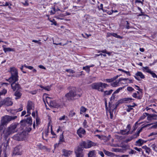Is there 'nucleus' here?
<instances>
[{"label": "nucleus", "mask_w": 157, "mask_h": 157, "mask_svg": "<svg viewBox=\"0 0 157 157\" xmlns=\"http://www.w3.org/2000/svg\"><path fill=\"white\" fill-rule=\"evenodd\" d=\"M17 125L18 124L17 123H13L3 131V133L5 138H7L12 134L17 132Z\"/></svg>", "instance_id": "nucleus-1"}, {"label": "nucleus", "mask_w": 157, "mask_h": 157, "mask_svg": "<svg viewBox=\"0 0 157 157\" xmlns=\"http://www.w3.org/2000/svg\"><path fill=\"white\" fill-rule=\"evenodd\" d=\"M76 90V89L74 88L67 93L65 95V97L66 98V99L68 101H73L80 98L81 95L77 94Z\"/></svg>", "instance_id": "nucleus-2"}, {"label": "nucleus", "mask_w": 157, "mask_h": 157, "mask_svg": "<svg viewBox=\"0 0 157 157\" xmlns=\"http://www.w3.org/2000/svg\"><path fill=\"white\" fill-rule=\"evenodd\" d=\"M92 88L93 89L97 90L98 91L101 92L103 91V89L100 88V87L106 88L108 86V85L105 83H103L101 82H95L92 84L91 85Z\"/></svg>", "instance_id": "nucleus-3"}, {"label": "nucleus", "mask_w": 157, "mask_h": 157, "mask_svg": "<svg viewBox=\"0 0 157 157\" xmlns=\"http://www.w3.org/2000/svg\"><path fill=\"white\" fill-rule=\"evenodd\" d=\"M10 69L11 76L7 80L9 82H10L11 80L17 81L18 76L17 70L14 67H11Z\"/></svg>", "instance_id": "nucleus-4"}, {"label": "nucleus", "mask_w": 157, "mask_h": 157, "mask_svg": "<svg viewBox=\"0 0 157 157\" xmlns=\"http://www.w3.org/2000/svg\"><path fill=\"white\" fill-rule=\"evenodd\" d=\"M46 100L47 103L50 107L58 108L60 106V105L56 102V101H51L50 97H46Z\"/></svg>", "instance_id": "nucleus-5"}, {"label": "nucleus", "mask_w": 157, "mask_h": 157, "mask_svg": "<svg viewBox=\"0 0 157 157\" xmlns=\"http://www.w3.org/2000/svg\"><path fill=\"white\" fill-rule=\"evenodd\" d=\"M17 81H15V80H11L10 82H12V83L11 84V86L12 89L13 91H15L16 90H18L20 89H21V87L20 85L18 83H16Z\"/></svg>", "instance_id": "nucleus-6"}, {"label": "nucleus", "mask_w": 157, "mask_h": 157, "mask_svg": "<svg viewBox=\"0 0 157 157\" xmlns=\"http://www.w3.org/2000/svg\"><path fill=\"white\" fill-rule=\"evenodd\" d=\"M134 100V99L130 98H125L120 99L117 101V105L123 103H127Z\"/></svg>", "instance_id": "nucleus-7"}, {"label": "nucleus", "mask_w": 157, "mask_h": 157, "mask_svg": "<svg viewBox=\"0 0 157 157\" xmlns=\"http://www.w3.org/2000/svg\"><path fill=\"white\" fill-rule=\"evenodd\" d=\"M83 149L78 146L75 150V153L76 157H83Z\"/></svg>", "instance_id": "nucleus-8"}, {"label": "nucleus", "mask_w": 157, "mask_h": 157, "mask_svg": "<svg viewBox=\"0 0 157 157\" xmlns=\"http://www.w3.org/2000/svg\"><path fill=\"white\" fill-rule=\"evenodd\" d=\"M4 105L6 106H11L13 104L12 99L9 97H7L2 100Z\"/></svg>", "instance_id": "nucleus-9"}, {"label": "nucleus", "mask_w": 157, "mask_h": 157, "mask_svg": "<svg viewBox=\"0 0 157 157\" xmlns=\"http://www.w3.org/2000/svg\"><path fill=\"white\" fill-rule=\"evenodd\" d=\"M9 143L8 141L6 140L5 142H4L2 144L0 147L5 154H6L7 150L9 148Z\"/></svg>", "instance_id": "nucleus-10"}, {"label": "nucleus", "mask_w": 157, "mask_h": 157, "mask_svg": "<svg viewBox=\"0 0 157 157\" xmlns=\"http://www.w3.org/2000/svg\"><path fill=\"white\" fill-rule=\"evenodd\" d=\"M144 114H145L147 116V119L148 121L157 119V114H149L146 113H144Z\"/></svg>", "instance_id": "nucleus-11"}, {"label": "nucleus", "mask_w": 157, "mask_h": 157, "mask_svg": "<svg viewBox=\"0 0 157 157\" xmlns=\"http://www.w3.org/2000/svg\"><path fill=\"white\" fill-rule=\"evenodd\" d=\"M24 136L22 133L16 134L13 136V138L15 140L20 141L24 139Z\"/></svg>", "instance_id": "nucleus-12"}, {"label": "nucleus", "mask_w": 157, "mask_h": 157, "mask_svg": "<svg viewBox=\"0 0 157 157\" xmlns=\"http://www.w3.org/2000/svg\"><path fill=\"white\" fill-rule=\"evenodd\" d=\"M117 102L115 105H112L110 102L109 103V111L113 112V111L116 109L117 107L119 105H117Z\"/></svg>", "instance_id": "nucleus-13"}, {"label": "nucleus", "mask_w": 157, "mask_h": 157, "mask_svg": "<svg viewBox=\"0 0 157 157\" xmlns=\"http://www.w3.org/2000/svg\"><path fill=\"white\" fill-rule=\"evenodd\" d=\"M21 148V145H18L14 148L13 154L15 155H20V149Z\"/></svg>", "instance_id": "nucleus-14"}, {"label": "nucleus", "mask_w": 157, "mask_h": 157, "mask_svg": "<svg viewBox=\"0 0 157 157\" xmlns=\"http://www.w3.org/2000/svg\"><path fill=\"white\" fill-rule=\"evenodd\" d=\"M77 133L80 137H82V135H84L86 133V131L84 129L81 127L77 131Z\"/></svg>", "instance_id": "nucleus-15"}, {"label": "nucleus", "mask_w": 157, "mask_h": 157, "mask_svg": "<svg viewBox=\"0 0 157 157\" xmlns=\"http://www.w3.org/2000/svg\"><path fill=\"white\" fill-rule=\"evenodd\" d=\"M147 141L141 139H139L136 142L135 145L138 146H141L147 142Z\"/></svg>", "instance_id": "nucleus-16"}, {"label": "nucleus", "mask_w": 157, "mask_h": 157, "mask_svg": "<svg viewBox=\"0 0 157 157\" xmlns=\"http://www.w3.org/2000/svg\"><path fill=\"white\" fill-rule=\"evenodd\" d=\"M21 122L26 123L29 124L30 125H32V123L31 117H28L26 119L22 120L21 121Z\"/></svg>", "instance_id": "nucleus-17"}, {"label": "nucleus", "mask_w": 157, "mask_h": 157, "mask_svg": "<svg viewBox=\"0 0 157 157\" xmlns=\"http://www.w3.org/2000/svg\"><path fill=\"white\" fill-rule=\"evenodd\" d=\"M63 155L65 156H68L70 155L72 153V151L70 150H67L65 149L63 150Z\"/></svg>", "instance_id": "nucleus-18"}, {"label": "nucleus", "mask_w": 157, "mask_h": 157, "mask_svg": "<svg viewBox=\"0 0 157 157\" xmlns=\"http://www.w3.org/2000/svg\"><path fill=\"white\" fill-rule=\"evenodd\" d=\"M14 95L16 96L15 99L17 100L21 98L22 94L18 90H17L14 94Z\"/></svg>", "instance_id": "nucleus-19"}, {"label": "nucleus", "mask_w": 157, "mask_h": 157, "mask_svg": "<svg viewBox=\"0 0 157 157\" xmlns=\"http://www.w3.org/2000/svg\"><path fill=\"white\" fill-rule=\"evenodd\" d=\"M132 96L133 98H137L139 100L141 99L143 96L142 94H139V95H137V93H133Z\"/></svg>", "instance_id": "nucleus-20"}, {"label": "nucleus", "mask_w": 157, "mask_h": 157, "mask_svg": "<svg viewBox=\"0 0 157 157\" xmlns=\"http://www.w3.org/2000/svg\"><path fill=\"white\" fill-rule=\"evenodd\" d=\"M109 36H112L115 37L120 39H122L123 38V36H121L120 35H118L117 33H110Z\"/></svg>", "instance_id": "nucleus-21"}, {"label": "nucleus", "mask_w": 157, "mask_h": 157, "mask_svg": "<svg viewBox=\"0 0 157 157\" xmlns=\"http://www.w3.org/2000/svg\"><path fill=\"white\" fill-rule=\"evenodd\" d=\"M79 145L80 147H81L83 149V148H87V143L85 141H82L81 142Z\"/></svg>", "instance_id": "nucleus-22"}, {"label": "nucleus", "mask_w": 157, "mask_h": 157, "mask_svg": "<svg viewBox=\"0 0 157 157\" xmlns=\"http://www.w3.org/2000/svg\"><path fill=\"white\" fill-rule=\"evenodd\" d=\"M96 144L91 141H89L87 143V148H89L92 146L96 145Z\"/></svg>", "instance_id": "nucleus-23"}, {"label": "nucleus", "mask_w": 157, "mask_h": 157, "mask_svg": "<svg viewBox=\"0 0 157 157\" xmlns=\"http://www.w3.org/2000/svg\"><path fill=\"white\" fill-rule=\"evenodd\" d=\"M120 82V81H119V79L117 80H116L115 82H113L111 83V85L113 87H116L117 86H118L119 83Z\"/></svg>", "instance_id": "nucleus-24"}, {"label": "nucleus", "mask_w": 157, "mask_h": 157, "mask_svg": "<svg viewBox=\"0 0 157 157\" xmlns=\"http://www.w3.org/2000/svg\"><path fill=\"white\" fill-rule=\"evenodd\" d=\"M32 102L30 101H28L27 106V109H29V110H31L32 109Z\"/></svg>", "instance_id": "nucleus-25"}, {"label": "nucleus", "mask_w": 157, "mask_h": 157, "mask_svg": "<svg viewBox=\"0 0 157 157\" xmlns=\"http://www.w3.org/2000/svg\"><path fill=\"white\" fill-rule=\"evenodd\" d=\"M135 75L137 77L139 76L140 77V78H144L145 77L143 75L142 73L141 72H138L137 73H136Z\"/></svg>", "instance_id": "nucleus-26"}, {"label": "nucleus", "mask_w": 157, "mask_h": 157, "mask_svg": "<svg viewBox=\"0 0 157 157\" xmlns=\"http://www.w3.org/2000/svg\"><path fill=\"white\" fill-rule=\"evenodd\" d=\"M5 45H3L2 46L3 48V50L5 52H10V51H13V49H12L10 48H5L4 47Z\"/></svg>", "instance_id": "nucleus-27"}, {"label": "nucleus", "mask_w": 157, "mask_h": 157, "mask_svg": "<svg viewBox=\"0 0 157 157\" xmlns=\"http://www.w3.org/2000/svg\"><path fill=\"white\" fill-rule=\"evenodd\" d=\"M94 150L90 151L88 153V157H93L95 155Z\"/></svg>", "instance_id": "nucleus-28"}, {"label": "nucleus", "mask_w": 157, "mask_h": 157, "mask_svg": "<svg viewBox=\"0 0 157 157\" xmlns=\"http://www.w3.org/2000/svg\"><path fill=\"white\" fill-rule=\"evenodd\" d=\"M59 142H65L64 138L63 133L59 136Z\"/></svg>", "instance_id": "nucleus-29"}, {"label": "nucleus", "mask_w": 157, "mask_h": 157, "mask_svg": "<svg viewBox=\"0 0 157 157\" xmlns=\"http://www.w3.org/2000/svg\"><path fill=\"white\" fill-rule=\"evenodd\" d=\"M120 133L122 135L128 134L129 133L127 131V129L122 130L120 131Z\"/></svg>", "instance_id": "nucleus-30"}, {"label": "nucleus", "mask_w": 157, "mask_h": 157, "mask_svg": "<svg viewBox=\"0 0 157 157\" xmlns=\"http://www.w3.org/2000/svg\"><path fill=\"white\" fill-rule=\"evenodd\" d=\"M40 87L41 88H42L43 89L48 91L50 90L51 86H46L44 87L42 86H40Z\"/></svg>", "instance_id": "nucleus-31"}, {"label": "nucleus", "mask_w": 157, "mask_h": 157, "mask_svg": "<svg viewBox=\"0 0 157 157\" xmlns=\"http://www.w3.org/2000/svg\"><path fill=\"white\" fill-rule=\"evenodd\" d=\"M143 70H146V72L150 73L151 71V70L149 69V67H143Z\"/></svg>", "instance_id": "nucleus-32"}, {"label": "nucleus", "mask_w": 157, "mask_h": 157, "mask_svg": "<svg viewBox=\"0 0 157 157\" xmlns=\"http://www.w3.org/2000/svg\"><path fill=\"white\" fill-rule=\"evenodd\" d=\"M83 69L85 70L87 73H89L90 70L89 67L88 66L83 67Z\"/></svg>", "instance_id": "nucleus-33"}, {"label": "nucleus", "mask_w": 157, "mask_h": 157, "mask_svg": "<svg viewBox=\"0 0 157 157\" xmlns=\"http://www.w3.org/2000/svg\"><path fill=\"white\" fill-rule=\"evenodd\" d=\"M113 91V90H111L109 91H104V94L105 95H109Z\"/></svg>", "instance_id": "nucleus-34"}, {"label": "nucleus", "mask_w": 157, "mask_h": 157, "mask_svg": "<svg viewBox=\"0 0 157 157\" xmlns=\"http://www.w3.org/2000/svg\"><path fill=\"white\" fill-rule=\"evenodd\" d=\"M103 151L104 153L106 155L108 156H110L112 154V153L109 152V151H107L105 150L104 149L103 150Z\"/></svg>", "instance_id": "nucleus-35"}, {"label": "nucleus", "mask_w": 157, "mask_h": 157, "mask_svg": "<svg viewBox=\"0 0 157 157\" xmlns=\"http://www.w3.org/2000/svg\"><path fill=\"white\" fill-rule=\"evenodd\" d=\"M124 88V87H120L119 88H118L114 92V94H117V93H118L119 91L121 90H122Z\"/></svg>", "instance_id": "nucleus-36"}, {"label": "nucleus", "mask_w": 157, "mask_h": 157, "mask_svg": "<svg viewBox=\"0 0 157 157\" xmlns=\"http://www.w3.org/2000/svg\"><path fill=\"white\" fill-rule=\"evenodd\" d=\"M7 93V90L5 89H3L0 92V95H5Z\"/></svg>", "instance_id": "nucleus-37"}, {"label": "nucleus", "mask_w": 157, "mask_h": 157, "mask_svg": "<svg viewBox=\"0 0 157 157\" xmlns=\"http://www.w3.org/2000/svg\"><path fill=\"white\" fill-rule=\"evenodd\" d=\"M138 124L139 125H140V123H138V122H137L135 123L134 125V126H133V131H135L136 129L137 128V127H136V126Z\"/></svg>", "instance_id": "nucleus-38"}, {"label": "nucleus", "mask_w": 157, "mask_h": 157, "mask_svg": "<svg viewBox=\"0 0 157 157\" xmlns=\"http://www.w3.org/2000/svg\"><path fill=\"white\" fill-rule=\"evenodd\" d=\"M86 110V109L85 107L82 106L80 108V112H81L84 113Z\"/></svg>", "instance_id": "nucleus-39"}, {"label": "nucleus", "mask_w": 157, "mask_h": 157, "mask_svg": "<svg viewBox=\"0 0 157 157\" xmlns=\"http://www.w3.org/2000/svg\"><path fill=\"white\" fill-rule=\"evenodd\" d=\"M149 73L151 75L153 78H157V75L155 73H154L153 71H151Z\"/></svg>", "instance_id": "nucleus-40"}, {"label": "nucleus", "mask_w": 157, "mask_h": 157, "mask_svg": "<svg viewBox=\"0 0 157 157\" xmlns=\"http://www.w3.org/2000/svg\"><path fill=\"white\" fill-rule=\"evenodd\" d=\"M136 153V151L134 150L131 149V150L128 152V153L130 154H135Z\"/></svg>", "instance_id": "nucleus-41"}, {"label": "nucleus", "mask_w": 157, "mask_h": 157, "mask_svg": "<svg viewBox=\"0 0 157 157\" xmlns=\"http://www.w3.org/2000/svg\"><path fill=\"white\" fill-rule=\"evenodd\" d=\"M127 90L128 91L130 92H132L134 90L132 87L130 86L128 87L127 88Z\"/></svg>", "instance_id": "nucleus-42"}, {"label": "nucleus", "mask_w": 157, "mask_h": 157, "mask_svg": "<svg viewBox=\"0 0 157 157\" xmlns=\"http://www.w3.org/2000/svg\"><path fill=\"white\" fill-rule=\"evenodd\" d=\"M66 71L71 73H73L75 72L73 70L71 69H67L66 70Z\"/></svg>", "instance_id": "nucleus-43"}, {"label": "nucleus", "mask_w": 157, "mask_h": 157, "mask_svg": "<svg viewBox=\"0 0 157 157\" xmlns=\"http://www.w3.org/2000/svg\"><path fill=\"white\" fill-rule=\"evenodd\" d=\"M139 134L137 132L134 135H133L132 137L133 138H135L139 136Z\"/></svg>", "instance_id": "nucleus-44"}, {"label": "nucleus", "mask_w": 157, "mask_h": 157, "mask_svg": "<svg viewBox=\"0 0 157 157\" xmlns=\"http://www.w3.org/2000/svg\"><path fill=\"white\" fill-rule=\"evenodd\" d=\"M133 109L132 108L131 105H129L128 106V108L127 109V111L128 112H130L131 110H132Z\"/></svg>", "instance_id": "nucleus-45"}, {"label": "nucleus", "mask_w": 157, "mask_h": 157, "mask_svg": "<svg viewBox=\"0 0 157 157\" xmlns=\"http://www.w3.org/2000/svg\"><path fill=\"white\" fill-rule=\"evenodd\" d=\"M131 125L130 124H128L127 127L126 129L127 130V131L129 133V131L131 129Z\"/></svg>", "instance_id": "nucleus-46"}, {"label": "nucleus", "mask_w": 157, "mask_h": 157, "mask_svg": "<svg viewBox=\"0 0 157 157\" xmlns=\"http://www.w3.org/2000/svg\"><path fill=\"white\" fill-rule=\"evenodd\" d=\"M100 52H102L103 53H105L108 54L109 55H110V53L109 52H107L106 49L103 50L102 51H100Z\"/></svg>", "instance_id": "nucleus-47"}, {"label": "nucleus", "mask_w": 157, "mask_h": 157, "mask_svg": "<svg viewBox=\"0 0 157 157\" xmlns=\"http://www.w3.org/2000/svg\"><path fill=\"white\" fill-rule=\"evenodd\" d=\"M106 82H112L114 81L113 78L110 79H106Z\"/></svg>", "instance_id": "nucleus-48"}, {"label": "nucleus", "mask_w": 157, "mask_h": 157, "mask_svg": "<svg viewBox=\"0 0 157 157\" xmlns=\"http://www.w3.org/2000/svg\"><path fill=\"white\" fill-rule=\"evenodd\" d=\"M23 109V108L22 105H21V107L18 109H16L15 111L16 112H18L19 111H21Z\"/></svg>", "instance_id": "nucleus-49"}, {"label": "nucleus", "mask_w": 157, "mask_h": 157, "mask_svg": "<svg viewBox=\"0 0 157 157\" xmlns=\"http://www.w3.org/2000/svg\"><path fill=\"white\" fill-rule=\"evenodd\" d=\"M24 66L25 67L30 70H32L33 69V67L31 66H27L26 64L24 65Z\"/></svg>", "instance_id": "nucleus-50"}, {"label": "nucleus", "mask_w": 157, "mask_h": 157, "mask_svg": "<svg viewBox=\"0 0 157 157\" xmlns=\"http://www.w3.org/2000/svg\"><path fill=\"white\" fill-rule=\"evenodd\" d=\"M40 40H32V42H33L37 43L39 44L40 45L41 44V43L39 41H40Z\"/></svg>", "instance_id": "nucleus-51"}, {"label": "nucleus", "mask_w": 157, "mask_h": 157, "mask_svg": "<svg viewBox=\"0 0 157 157\" xmlns=\"http://www.w3.org/2000/svg\"><path fill=\"white\" fill-rule=\"evenodd\" d=\"M36 126H37L38 125L40 124V120L39 119L38 117L37 116V117L36 118Z\"/></svg>", "instance_id": "nucleus-52"}, {"label": "nucleus", "mask_w": 157, "mask_h": 157, "mask_svg": "<svg viewBox=\"0 0 157 157\" xmlns=\"http://www.w3.org/2000/svg\"><path fill=\"white\" fill-rule=\"evenodd\" d=\"M75 114V112H70L69 114V116L70 117H72L74 116Z\"/></svg>", "instance_id": "nucleus-53"}, {"label": "nucleus", "mask_w": 157, "mask_h": 157, "mask_svg": "<svg viewBox=\"0 0 157 157\" xmlns=\"http://www.w3.org/2000/svg\"><path fill=\"white\" fill-rule=\"evenodd\" d=\"M134 149L137 151H138L140 152L142 150L141 148H138L136 147H135L133 148Z\"/></svg>", "instance_id": "nucleus-54"}, {"label": "nucleus", "mask_w": 157, "mask_h": 157, "mask_svg": "<svg viewBox=\"0 0 157 157\" xmlns=\"http://www.w3.org/2000/svg\"><path fill=\"white\" fill-rule=\"evenodd\" d=\"M115 94H114L113 93V94H112V95L110 98V101H111L112 100H114V99L115 97Z\"/></svg>", "instance_id": "nucleus-55"}, {"label": "nucleus", "mask_w": 157, "mask_h": 157, "mask_svg": "<svg viewBox=\"0 0 157 157\" xmlns=\"http://www.w3.org/2000/svg\"><path fill=\"white\" fill-rule=\"evenodd\" d=\"M151 149L150 148L148 147L146 150V152L148 154H149L150 152L151 151Z\"/></svg>", "instance_id": "nucleus-56"}, {"label": "nucleus", "mask_w": 157, "mask_h": 157, "mask_svg": "<svg viewBox=\"0 0 157 157\" xmlns=\"http://www.w3.org/2000/svg\"><path fill=\"white\" fill-rule=\"evenodd\" d=\"M146 116H147L144 113L143 116L141 117L140 118V119L143 120L145 118Z\"/></svg>", "instance_id": "nucleus-57"}, {"label": "nucleus", "mask_w": 157, "mask_h": 157, "mask_svg": "<svg viewBox=\"0 0 157 157\" xmlns=\"http://www.w3.org/2000/svg\"><path fill=\"white\" fill-rule=\"evenodd\" d=\"M119 81H120V82L122 80L124 81H127L128 80V78H120L119 79Z\"/></svg>", "instance_id": "nucleus-58"}, {"label": "nucleus", "mask_w": 157, "mask_h": 157, "mask_svg": "<svg viewBox=\"0 0 157 157\" xmlns=\"http://www.w3.org/2000/svg\"><path fill=\"white\" fill-rule=\"evenodd\" d=\"M157 135V132H153L151 133L150 135H148V136H150L154 135Z\"/></svg>", "instance_id": "nucleus-59"}, {"label": "nucleus", "mask_w": 157, "mask_h": 157, "mask_svg": "<svg viewBox=\"0 0 157 157\" xmlns=\"http://www.w3.org/2000/svg\"><path fill=\"white\" fill-rule=\"evenodd\" d=\"M98 154L100 155L102 157L104 156V154L103 152L101 151H99L98 152Z\"/></svg>", "instance_id": "nucleus-60"}, {"label": "nucleus", "mask_w": 157, "mask_h": 157, "mask_svg": "<svg viewBox=\"0 0 157 157\" xmlns=\"http://www.w3.org/2000/svg\"><path fill=\"white\" fill-rule=\"evenodd\" d=\"M22 3L24 6H28L29 5L27 1H25V2Z\"/></svg>", "instance_id": "nucleus-61"}, {"label": "nucleus", "mask_w": 157, "mask_h": 157, "mask_svg": "<svg viewBox=\"0 0 157 157\" xmlns=\"http://www.w3.org/2000/svg\"><path fill=\"white\" fill-rule=\"evenodd\" d=\"M109 113L110 114V118L111 119H112L113 118V112L109 111Z\"/></svg>", "instance_id": "nucleus-62"}, {"label": "nucleus", "mask_w": 157, "mask_h": 157, "mask_svg": "<svg viewBox=\"0 0 157 157\" xmlns=\"http://www.w3.org/2000/svg\"><path fill=\"white\" fill-rule=\"evenodd\" d=\"M151 128H157V126L156 124V123L154 124V125H153L151 127Z\"/></svg>", "instance_id": "nucleus-63"}, {"label": "nucleus", "mask_w": 157, "mask_h": 157, "mask_svg": "<svg viewBox=\"0 0 157 157\" xmlns=\"http://www.w3.org/2000/svg\"><path fill=\"white\" fill-rule=\"evenodd\" d=\"M87 124V122L86 121V120H85L84 122L83 123V125L84 127H86V125Z\"/></svg>", "instance_id": "nucleus-64"}]
</instances>
